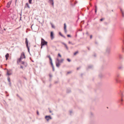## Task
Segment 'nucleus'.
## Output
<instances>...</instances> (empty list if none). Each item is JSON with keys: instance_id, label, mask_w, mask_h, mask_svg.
I'll list each match as a JSON object with an SVG mask.
<instances>
[{"instance_id": "nucleus-1", "label": "nucleus", "mask_w": 124, "mask_h": 124, "mask_svg": "<svg viewBox=\"0 0 124 124\" xmlns=\"http://www.w3.org/2000/svg\"><path fill=\"white\" fill-rule=\"evenodd\" d=\"M47 42L45 41L44 40L43 38H41V48H42V46L46 45L47 44Z\"/></svg>"}, {"instance_id": "nucleus-2", "label": "nucleus", "mask_w": 124, "mask_h": 124, "mask_svg": "<svg viewBox=\"0 0 124 124\" xmlns=\"http://www.w3.org/2000/svg\"><path fill=\"white\" fill-rule=\"evenodd\" d=\"M61 63L60 61L57 58L56 62V66L57 67H58L60 65Z\"/></svg>"}, {"instance_id": "nucleus-3", "label": "nucleus", "mask_w": 124, "mask_h": 124, "mask_svg": "<svg viewBox=\"0 0 124 124\" xmlns=\"http://www.w3.org/2000/svg\"><path fill=\"white\" fill-rule=\"evenodd\" d=\"M110 52V49L109 48H106V54H109Z\"/></svg>"}, {"instance_id": "nucleus-4", "label": "nucleus", "mask_w": 124, "mask_h": 124, "mask_svg": "<svg viewBox=\"0 0 124 124\" xmlns=\"http://www.w3.org/2000/svg\"><path fill=\"white\" fill-rule=\"evenodd\" d=\"M12 1L11 0L9 2H8L7 4V5L6 6V7L8 8H9L10 6V5H11V3L12 2Z\"/></svg>"}, {"instance_id": "nucleus-5", "label": "nucleus", "mask_w": 124, "mask_h": 124, "mask_svg": "<svg viewBox=\"0 0 124 124\" xmlns=\"http://www.w3.org/2000/svg\"><path fill=\"white\" fill-rule=\"evenodd\" d=\"M53 32L52 31H51L50 32V37L51 39L52 40L54 38V36Z\"/></svg>"}, {"instance_id": "nucleus-6", "label": "nucleus", "mask_w": 124, "mask_h": 124, "mask_svg": "<svg viewBox=\"0 0 124 124\" xmlns=\"http://www.w3.org/2000/svg\"><path fill=\"white\" fill-rule=\"evenodd\" d=\"M45 118L48 121L49 119H52L51 117L50 116H45Z\"/></svg>"}, {"instance_id": "nucleus-7", "label": "nucleus", "mask_w": 124, "mask_h": 124, "mask_svg": "<svg viewBox=\"0 0 124 124\" xmlns=\"http://www.w3.org/2000/svg\"><path fill=\"white\" fill-rule=\"evenodd\" d=\"M20 57L22 59L23 58H25V56L23 52L21 54V56H20Z\"/></svg>"}, {"instance_id": "nucleus-8", "label": "nucleus", "mask_w": 124, "mask_h": 124, "mask_svg": "<svg viewBox=\"0 0 124 124\" xmlns=\"http://www.w3.org/2000/svg\"><path fill=\"white\" fill-rule=\"evenodd\" d=\"M7 74L9 76L12 74V73L11 72L12 70H7Z\"/></svg>"}, {"instance_id": "nucleus-9", "label": "nucleus", "mask_w": 124, "mask_h": 124, "mask_svg": "<svg viewBox=\"0 0 124 124\" xmlns=\"http://www.w3.org/2000/svg\"><path fill=\"white\" fill-rule=\"evenodd\" d=\"M49 2L50 4L53 6H54V2L53 0H49Z\"/></svg>"}, {"instance_id": "nucleus-10", "label": "nucleus", "mask_w": 124, "mask_h": 124, "mask_svg": "<svg viewBox=\"0 0 124 124\" xmlns=\"http://www.w3.org/2000/svg\"><path fill=\"white\" fill-rule=\"evenodd\" d=\"M66 24L65 23H64V30L65 32V33H67V31L66 30Z\"/></svg>"}, {"instance_id": "nucleus-11", "label": "nucleus", "mask_w": 124, "mask_h": 124, "mask_svg": "<svg viewBox=\"0 0 124 124\" xmlns=\"http://www.w3.org/2000/svg\"><path fill=\"white\" fill-rule=\"evenodd\" d=\"M25 43L26 45V46H28V41L27 39V38H25Z\"/></svg>"}, {"instance_id": "nucleus-12", "label": "nucleus", "mask_w": 124, "mask_h": 124, "mask_svg": "<svg viewBox=\"0 0 124 124\" xmlns=\"http://www.w3.org/2000/svg\"><path fill=\"white\" fill-rule=\"evenodd\" d=\"M47 57L49 58V60L50 61V63H52V59H51V57L49 55L47 56Z\"/></svg>"}, {"instance_id": "nucleus-13", "label": "nucleus", "mask_w": 124, "mask_h": 124, "mask_svg": "<svg viewBox=\"0 0 124 124\" xmlns=\"http://www.w3.org/2000/svg\"><path fill=\"white\" fill-rule=\"evenodd\" d=\"M115 81L117 83H121V81L119 80L117 78H116L115 79Z\"/></svg>"}, {"instance_id": "nucleus-14", "label": "nucleus", "mask_w": 124, "mask_h": 124, "mask_svg": "<svg viewBox=\"0 0 124 124\" xmlns=\"http://www.w3.org/2000/svg\"><path fill=\"white\" fill-rule=\"evenodd\" d=\"M22 64H23L25 67H26L27 66V64L26 62H22Z\"/></svg>"}, {"instance_id": "nucleus-15", "label": "nucleus", "mask_w": 124, "mask_h": 124, "mask_svg": "<svg viewBox=\"0 0 124 124\" xmlns=\"http://www.w3.org/2000/svg\"><path fill=\"white\" fill-rule=\"evenodd\" d=\"M62 43L64 45L66 49L67 50H68V47L67 46V45L65 43H64L63 42Z\"/></svg>"}, {"instance_id": "nucleus-16", "label": "nucleus", "mask_w": 124, "mask_h": 124, "mask_svg": "<svg viewBox=\"0 0 124 124\" xmlns=\"http://www.w3.org/2000/svg\"><path fill=\"white\" fill-rule=\"evenodd\" d=\"M9 54L8 53L6 55H5V57L6 58V60H7L8 58L9 57Z\"/></svg>"}, {"instance_id": "nucleus-17", "label": "nucleus", "mask_w": 124, "mask_h": 124, "mask_svg": "<svg viewBox=\"0 0 124 124\" xmlns=\"http://www.w3.org/2000/svg\"><path fill=\"white\" fill-rule=\"evenodd\" d=\"M120 94L121 95V97L122 98V97L124 96V95L123 94V93H122V92L121 91H120Z\"/></svg>"}, {"instance_id": "nucleus-18", "label": "nucleus", "mask_w": 124, "mask_h": 124, "mask_svg": "<svg viewBox=\"0 0 124 124\" xmlns=\"http://www.w3.org/2000/svg\"><path fill=\"white\" fill-rule=\"evenodd\" d=\"M22 59L20 57V58H19L17 60V62H21Z\"/></svg>"}, {"instance_id": "nucleus-19", "label": "nucleus", "mask_w": 124, "mask_h": 124, "mask_svg": "<svg viewBox=\"0 0 124 124\" xmlns=\"http://www.w3.org/2000/svg\"><path fill=\"white\" fill-rule=\"evenodd\" d=\"M52 66V68H53V71H54V66H53V63H52H52H50Z\"/></svg>"}, {"instance_id": "nucleus-20", "label": "nucleus", "mask_w": 124, "mask_h": 124, "mask_svg": "<svg viewBox=\"0 0 124 124\" xmlns=\"http://www.w3.org/2000/svg\"><path fill=\"white\" fill-rule=\"evenodd\" d=\"M93 67V65H90L88 66V68L89 69L92 68Z\"/></svg>"}, {"instance_id": "nucleus-21", "label": "nucleus", "mask_w": 124, "mask_h": 124, "mask_svg": "<svg viewBox=\"0 0 124 124\" xmlns=\"http://www.w3.org/2000/svg\"><path fill=\"white\" fill-rule=\"evenodd\" d=\"M120 10H121V13H122V16L124 17V13H123V11L122 9H120Z\"/></svg>"}, {"instance_id": "nucleus-22", "label": "nucleus", "mask_w": 124, "mask_h": 124, "mask_svg": "<svg viewBox=\"0 0 124 124\" xmlns=\"http://www.w3.org/2000/svg\"><path fill=\"white\" fill-rule=\"evenodd\" d=\"M59 34L62 37H65L60 32H59Z\"/></svg>"}, {"instance_id": "nucleus-23", "label": "nucleus", "mask_w": 124, "mask_h": 124, "mask_svg": "<svg viewBox=\"0 0 124 124\" xmlns=\"http://www.w3.org/2000/svg\"><path fill=\"white\" fill-rule=\"evenodd\" d=\"M119 76H120V75H119V74H117L116 75V78H118L119 77Z\"/></svg>"}, {"instance_id": "nucleus-24", "label": "nucleus", "mask_w": 124, "mask_h": 124, "mask_svg": "<svg viewBox=\"0 0 124 124\" xmlns=\"http://www.w3.org/2000/svg\"><path fill=\"white\" fill-rule=\"evenodd\" d=\"M119 58L120 59H121L122 58V55H120V54H119Z\"/></svg>"}, {"instance_id": "nucleus-25", "label": "nucleus", "mask_w": 124, "mask_h": 124, "mask_svg": "<svg viewBox=\"0 0 124 124\" xmlns=\"http://www.w3.org/2000/svg\"><path fill=\"white\" fill-rule=\"evenodd\" d=\"M27 48V49H28V52L30 53V49H29V47H28V46H26Z\"/></svg>"}, {"instance_id": "nucleus-26", "label": "nucleus", "mask_w": 124, "mask_h": 124, "mask_svg": "<svg viewBox=\"0 0 124 124\" xmlns=\"http://www.w3.org/2000/svg\"><path fill=\"white\" fill-rule=\"evenodd\" d=\"M51 26H52V28H55V26H54V25H53V24L52 23H51Z\"/></svg>"}, {"instance_id": "nucleus-27", "label": "nucleus", "mask_w": 124, "mask_h": 124, "mask_svg": "<svg viewBox=\"0 0 124 124\" xmlns=\"http://www.w3.org/2000/svg\"><path fill=\"white\" fill-rule=\"evenodd\" d=\"M8 82H10V78L9 77L8 78Z\"/></svg>"}, {"instance_id": "nucleus-28", "label": "nucleus", "mask_w": 124, "mask_h": 124, "mask_svg": "<svg viewBox=\"0 0 124 124\" xmlns=\"http://www.w3.org/2000/svg\"><path fill=\"white\" fill-rule=\"evenodd\" d=\"M64 61V59H61L60 60V61L61 63H62Z\"/></svg>"}, {"instance_id": "nucleus-29", "label": "nucleus", "mask_w": 124, "mask_h": 124, "mask_svg": "<svg viewBox=\"0 0 124 124\" xmlns=\"http://www.w3.org/2000/svg\"><path fill=\"white\" fill-rule=\"evenodd\" d=\"M123 68V67L122 66H121L119 67L118 68V69H121Z\"/></svg>"}, {"instance_id": "nucleus-30", "label": "nucleus", "mask_w": 124, "mask_h": 124, "mask_svg": "<svg viewBox=\"0 0 124 124\" xmlns=\"http://www.w3.org/2000/svg\"><path fill=\"white\" fill-rule=\"evenodd\" d=\"M123 101V100L122 99H121L120 101V103L121 104H122V102Z\"/></svg>"}, {"instance_id": "nucleus-31", "label": "nucleus", "mask_w": 124, "mask_h": 124, "mask_svg": "<svg viewBox=\"0 0 124 124\" xmlns=\"http://www.w3.org/2000/svg\"><path fill=\"white\" fill-rule=\"evenodd\" d=\"M26 5H27V7L28 8H30V7L29 6V5L28 3H26Z\"/></svg>"}, {"instance_id": "nucleus-32", "label": "nucleus", "mask_w": 124, "mask_h": 124, "mask_svg": "<svg viewBox=\"0 0 124 124\" xmlns=\"http://www.w3.org/2000/svg\"><path fill=\"white\" fill-rule=\"evenodd\" d=\"M69 44H72V45H73L74 44L72 43V42H70V41H69Z\"/></svg>"}, {"instance_id": "nucleus-33", "label": "nucleus", "mask_w": 124, "mask_h": 124, "mask_svg": "<svg viewBox=\"0 0 124 124\" xmlns=\"http://www.w3.org/2000/svg\"><path fill=\"white\" fill-rule=\"evenodd\" d=\"M31 1H32V0H29V2L30 4H31Z\"/></svg>"}, {"instance_id": "nucleus-34", "label": "nucleus", "mask_w": 124, "mask_h": 124, "mask_svg": "<svg viewBox=\"0 0 124 124\" xmlns=\"http://www.w3.org/2000/svg\"><path fill=\"white\" fill-rule=\"evenodd\" d=\"M71 72H72L71 71H68V72H67V74H69L70 73H71Z\"/></svg>"}, {"instance_id": "nucleus-35", "label": "nucleus", "mask_w": 124, "mask_h": 124, "mask_svg": "<svg viewBox=\"0 0 124 124\" xmlns=\"http://www.w3.org/2000/svg\"><path fill=\"white\" fill-rule=\"evenodd\" d=\"M78 53V51H77V52H75L74 53V55H75L77 54Z\"/></svg>"}, {"instance_id": "nucleus-36", "label": "nucleus", "mask_w": 124, "mask_h": 124, "mask_svg": "<svg viewBox=\"0 0 124 124\" xmlns=\"http://www.w3.org/2000/svg\"><path fill=\"white\" fill-rule=\"evenodd\" d=\"M67 61H68L69 62H70V59H69V58H68L67 59Z\"/></svg>"}, {"instance_id": "nucleus-37", "label": "nucleus", "mask_w": 124, "mask_h": 124, "mask_svg": "<svg viewBox=\"0 0 124 124\" xmlns=\"http://www.w3.org/2000/svg\"><path fill=\"white\" fill-rule=\"evenodd\" d=\"M122 49L123 52H124V47H122Z\"/></svg>"}, {"instance_id": "nucleus-38", "label": "nucleus", "mask_w": 124, "mask_h": 124, "mask_svg": "<svg viewBox=\"0 0 124 124\" xmlns=\"http://www.w3.org/2000/svg\"><path fill=\"white\" fill-rule=\"evenodd\" d=\"M58 56H59L60 57H61V55L59 53L58 54Z\"/></svg>"}, {"instance_id": "nucleus-39", "label": "nucleus", "mask_w": 124, "mask_h": 124, "mask_svg": "<svg viewBox=\"0 0 124 124\" xmlns=\"http://www.w3.org/2000/svg\"><path fill=\"white\" fill-rule=\"evenodd\" d=\"M104 19L103 18H102L100 20L101 21H102Z\"/></svg>"}, {"instance_id": "nucleus-40", "label": "nucleus", "mask_w": 124, "mask_h": 124, "mask_svg": "<svg viewBox=\"0 0 124 124\" xmlns=\"http://www.w3.org/2000/svg\"><path fill=\"white\" fill-rule=\"evenodd\" d=\"M67 36L68 37H70V35L68 34L67 35Z\"/></svg>"}, {"instance_id": "nucleus-41", "label": "nucleus", "mask_w": 124, "mask_h": 124, "mask_svg": "<svg viewBox=\"0 0 124 124\" xmlns=\"http://www.w3.org/2000/svg\"><path fill=\"white\" fill-rule=\"evenodd\" d=\"M70 90H69V91H68V90H67V93H70Z\"/></svg>"}, {"instance_id": "nucleus-42", "label": "nucleus", "mask_w": 124, "mask_h": 124, "mask_svg": "<svg viewBox=\"0 0 124 124\" xmlns=\"http://www.w3.org/2000/svg\"><path fill=\"white\" fill-rule=\"evenodd\" d=\"M49 76L50 77H52V76L51 75V74H50L49 75Z\"/></svg>"}, {"instance_id": "nucleus-43", "label": "nucleus", "mask_w": 124, "mask_h": 124, "mask_svg": "<svg viewBox=\"0 0 124 124\" xmlns=\"http://www.w3.org/2000/svg\"><path fill=\"white\" fill-rule=\"evenodd\" d=\"M9 82V84L10 86H11V83L10 81V82Z\"/></svg>"}, {"instance_id": "nucleus-44", "label": "nucleus", "mask_w": 124, "mask_h": 124, "mask_svg": "<svg viewBox=\"0 0 124 124\" xmlns=\"http://www.w3.org/2000/svg\"><path fill=\"white\" fill-rule=\"evenodd\" d=\"M20 68H21V69H23V66H20Z\"/></svg>"}, {"instance_id": "nucleus-45", "label": "nucleus", "mask_w": 124, "mask_h": 124, "mask_svg": "<svg viewBox=\"0 0 124 124\" xmlns=\"http://www.w3.org/2000/svg\"><path fill=\"white\" fill-rule=\"evenodd\" d=\"M92 35H91L90 36V39H91L92 38Z\"/></svg>"}, {"instance_id": "nucleus-46", "label": "nucleus", "mask_w": 124, "mask_h": 124, "mask_svg": "<svg viewBox=\"0 0 124 124\" xmlns=\"http://www.w3.org/2000/svg\"><path fill=\"white\" fill-rule=\"evenodd\" d=\"M70 114L71 115V113H72V111H70Z\"/></svg>"}, {"instance_id": "nucleus-47", "label": "nucleus", "mask_w": 124, "mask_h": 124, "mask_svg": "<svg viewBox=\"0 0 124 124\" xmlns=\"http://www.w3.org/2000/svg\"><path fill=\"white\" fill-rule=\"evenodd\" d=\"M95 9H97V7L96 6H95Z\"/></svg>"}, {"instance_id": "nucleus-48", "label": "nucleus", "mask_w": 124, "mask_h": 124, "mask_svg": "<svg viewBox=\"0 0 124 124\" xmlns=\"http://www.w3.org/2000/svg\"><path fill=\"white\" fill-rule=\"evenodd\" d=\"M97 9H95V13H96L97 12Z\"/></svg>"}, {"instance_id": "nucleus-49", "label": "nucleus", "mask_w": 124, "mask_h": 124, "mask_svg": "<svg viewBox=\"0 0 124 124\" xmlns=\"http://www.w3.org/2000/svg\"><path fill=\"white\" fill-rule=\"evenodd\" d=\"M80 68H77V70H79V69Z\"/></svg>"}, {"instance_id": "nucleus-50", "label": "nucleus", "mask_w": 124, "mask_h": 124, "mask_svg": "<svg viewBox=\"0 0 124 124\" xmlns=\"http://www.w3.org/2000/svg\"><path fill=\"white\" fill-rule=\"evenodd\" d=\"M89 4H90V5L91 6H92V5L91 4V3H89Z\"/></svg>"}, {"instance_id": "nucleus-51", "label": "nucleus", "mask_w": 124, "mask_h": 124, "mask_svg": "<svg viewBox=\"0 0 124 124\" xmlns=\"http://www.w3.org/2000/svg\"><path fill=\"white\" fill-rule=\"evenodd\" d=\"M37 114L38 115H39V113L38 111H37Z\"/></svg>"}, {"instance_id": "nucleus-52", "label": "nucleus", "mask_w": 124, "mask_h": 124, "mask_svg": "<svg viewBox=\"0 0 124 124\" xmlns=\"http://www.w3.org/2000/svg\"><path fill=\"white\" fill-rule=\"evenodd\" d=\"M94 56L95 57L96 56V54H94Z\"/></svg>"}, {"instance_id": "nucleus-53", "label": "nucleus", "mask_w": 124, "mask_h": 124, "mask_svg": "<svg viewBox=\"0 0 124 124\" xmlns=\"http://www.w3.org/2000/svg\"><path fill=\"white\" fill-rule=\"evenodd\" d=\"M86 34H88V32H87L86 33Z\"/></svg>"}, {"instance_id": "nucleus-54", "label": "nucleus", "mask_w": 124, "mask_h": 124, "mask_svg": "<svg viewBox=\"0 0 124 124\" xmlns=\"http://www.w3.org/2000/svg\"><path fill=\"white\" fill-rule=\"evenodd\" d=\"M49 112H50L51 113V110H50L49 111Z\"/></svg>"}, {"instance_id": "nucleus-55", "label": "nucleus", "mask_w": 124, "mask_h": 124, "mask_svg": "<svg viewBox=\"0 0 124 124\" xmlns=\"http://www.w3.org/2000/svg\"><path fill=\"white\" fill-rule=\"evenodd\" d=\"M17 1V0H16V2H15L16 3V2Z\"/></svg>"}, {"instance_id": "nucleus-56", "label": "nucleus", "mask_w": 124, "mask_h": 124, "mask_svg": "<svg viewBox=\"0 0 124 124\" xmlns=\"http://www.w3.org/2000/svg\"><path fill=\"white\" fill-rule=\"evenodd\" d=\"M9 96V95L8 94V95H7V96Z\"/></svg>"}, {"instance_id": "nucleus-57", "label": "nucleus", "mask_w": 124, "mask_h": 124, "mask_svg": "<svg viewBox=\"0 0 124 124\" xmlns=\"http://www.w3.org/2000/svg\"><path fill=\"white\" fill-rule=\"evenodd\" d=\"M88 50H89V47H88Z\"/></svg>"}, {"instance_id": "nucleus-58", "label": "nucleus", "mask_w": 124, "mask_h": 124, "mask_svg": "<svg viewBox=\"0 0 124 124\" xmlns=\"http://www.w3.org/2000/svg\"><path fill=\"white\" fill-rule=\"evenodd\" d=\"M5 93H7V91H6L5 92Z\"/></svg>"}, {"instance_id": "nucleus-59", "label": "nucleus", "mask_w": 124, "mask_h": 124, "mask_svg": "<svg viewBox=\"0 0 124 124\" xmlns=\"http://www.w3.org/2000/svg\"><path fill=\"white\" fill-rule=\"evenodd\" d=\"M77 3V2H75V4H76V3Z\"/></svg>"}, {"instance_id": "nucleus-60", "label": "nucleus", "mask_w": 124, "mask_h": 124, "mask_svg": "<svg viewBox=\"0 0 124 124\" xmlns=\"http://www.w3.org/2000/svg\"><path fill=\"white\" fill-rule=\"evenodd\" d=\"M4 30H6V29H4Z\"/></svg>"}]
</instances>
